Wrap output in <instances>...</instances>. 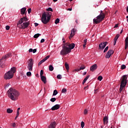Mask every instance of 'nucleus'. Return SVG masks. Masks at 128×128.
<instances>
[{
  "instance_id": "nucleus-1",
  "label": "nucleus",
  "mask_w": 128,
  "mask_h": 128,
  "mask_svg": "<svg viewBox=\"0 0 128 128\" xmlns=\"http://www.w3.org/2000/svg\"><path fill=\"white\" fill-rule=\"evenodd\" d=\"M76 46V44L74 43L70 44V43H66L62 46V49L60 52V54L64 56L72 52V50H74Z\"/></svg>"
},
{
  "instance_id": "nucleus-2",
  "label": "nucleus",
  "mask_w": 128,
  "mask_h": 128,
  "mask_svg": "<svg viewBox=\"0 0 128 128\" xmlns=\"http://www.w3.org/2000/svg\"><path fill=\"white\" fill-rule=\"evenodd\" d=\"M7 94L8 98L14 102L18 100V96H20V92L16 89L12 88H10L7 92Z\"/></svg>"
},
{
  "instance_id": "nucleus-3",
  "label": "nucleus",
  "mask_w": 128,
  "mask_h": 128,
  "mask_svg": "<svg viewBox=\"0 0 128 128\" xmlns=\"http://www.w3.org/2000/svg\"><path fill=\"white\" fill-rule=\"evenodd\" d=\"M28 18H26V16L22 18L19 20V28H22L24 30V28H26L28 26L29 24H30V22H28Z\"/></svg>"
},
{
  "instance_id": "nucleus-4",
  "label": "nucleus",
  "mask_w": 128,
  "mask_h": 128,
  "mask_svg": "<svg viewBox=\"0 0 128 128\" xmlns=\"http://www.w3.org/2000/svg\"><path fill=\"white\" fill-rule=\"evenodd\" d=\"M51 16L50 14V13L48 12H44L42 14L41 18V20L44 24H48L50 20Z\"/></svg>"
},
{
  "instance_id": "nucleus-5",
  "label": "nucleus",
  "mask_w": 128,
  "mask_h": 128,
  "mask_svg": "<svg viewBox=\"0 0 128 128\" xmlns=\"http://www.w3.org/2000/svg\"><path fill=\"white\" fill-rule=\"evenodd\" d=\"M106 18V15L104 13L102 12V10H100V14L96 18L93 20V22L94 24H100V22H102Z\"/></svg>"
},
{
  "instance_id": "nucleus-6",
  "label": "nucleus",
  "mask_w": 128,
  "mask_h": 128,
  "mask_svg": "<svg viewBox=\"0 0 128 128\" xmlns=\"http://www.w3.org/2000/svg\"><path fill=\"white\" fill-rule=\"evenodd\" d=\"M126 80H128V77L126 75H124L121 78V83L120 85V92H122L124 88L126 86L127 84Z\"/></svg>"
},
{
  "instance_id": "nucleus-7",
  "label": "nucleus",
  "mask_w": 128,
  "mask_h": 128,
  "mask_svg": "<svg viewBox=\"0 0 128 128\" xmlns=\"http://www.w3.org/2000/svg\"><path fill=\"white\" fill-rule=\"evenodd\" d=\"M12 56V53H9L6 55L2 56V58L0 60V68H4V64L6 63V60H8L9 58Z\"/></svg>"
},
{
  "instance_id": "nucleus-8",
  "label": "nucleus",
  "mask_w": 128,
  "mask_h": 128,
  "mask_svg": "<svg viewBox=\"0 0 128 128\" xmlns=\"http://www.w3.org/2000/svg\"><path fill=\"white\" fill-rule=\"evenodd\" d=\"M33 66H34V60H32V58H30L28 60V66H27L29 72L32 71Z\"/></svg>"
},
{
  "instance_id": "nucleus-9",
  "label": "nucleus",
  "mask_w": 128,
  "mask_h": 128,
  "mask_svg": "<svg viewBox=\"0 0 128 128\" xmlns=\"http://www.w3.org/2000/svg\"><path fill=\"white\" fill-rule=\"evenodd\" d=\"M14 78V74L10 71H8L4 75V80H10V78Z\"/></svg>"
},
{
  "instance_id": "nucleus-10",
  "label": "nucleus",
  "mask_w": 128,
  "mask_h": 128,
  "mask_svg": "<svg viewBox=\"0 0 128 128\" xmlns=\"http://www.w3.org/2000/svg\"><path fill=\"white\" fill-rule=\"evenodd\" d=\"M108 44V42H102L99 44V50H104Z\"/></svg>"
},
{
  "instance_id": "nucleus-11",
  "label": "nucleus",
  "mask_w": 128,
  "mask_h": 128,
  "mask_svg": "<svg viewBox=\"0 0 128 128\" xmlns=\"http://www.w3.org/2000/svg\"><path fill=\"white\" fill-rule=\"evenodd\" d=\"M114 54V50H109L105 56L106 58H110V56H112V54Z\"/></svg>"
},
{
  "instance_id": "nucleus-12",
  "label": "nucleus",
  "mask_w": 128,
  "mask_h": 128,
  "mask_svg": "<svg viewBox=\"0 0 128 128\" xmlns=\"http://www.w3.org/2000/svg\"><path fill=\"white\" fill-rule=\"evenodd\" d=\"M76 30L74 28H72L71 30V33H70V36L69 37V38L70 39L72 38H74V36L76 34Z\"/></svg>"
},
{
  "instance_id": "nucleus-13",
  "label": "nucleus",
  "mask_w": 128,
  "mask_h": 128,
  "mask_svg": "<svg viewBox=\"0 0 128 128\" xmlns=\"http://www.w3.org/2000/svg\"><path fill=\"white\" fill-rule=\"evenodd\" d=\"M96 68H98V65L96 64H94V65L90 66V70H91V72H94V70H96Z\"/></svg>"
},
{
  "instance_id": "nucleus-14",
  "label": "nucleus",
  "mask_w": 128,
  "mask_h": 128,
  "mask_svg": "<svg viewBox=\"0 0 128 128\" xmlns=\"http://www.w3.org/2000/svg\"><path fill=\"white\" fill-rule=\"evenodd\" d=\"M56 122H54L50 123V126H48V128H56Z\"/></svg>"
},
{
  "instance_id": "nucleus-15",
  "label": "nucleus",
  "mask_w": 128,
  "mask_h": 128,
  "mask_svg": "<svg viewBox=\"0 0 128 128\" xmlns=\"http://www.w3.org/2000/svg\"><path fill=\"white\" fill-rule=\"evenodd\" d=\"M60 108V104H56L54 106H53L51 110H58Z\"/></svg>"
},
{
  "instance_id": "nucleus-16",
  "label": "nucleus",
  "mask_w": 128,
  "mask_h": 128,
  "mask_svg": "<svg viewBox=\"0 0 128 128\" xmlns=\"http://www.w3.org/2000/svg\"><path fill=\"white\" fill-rule=\"evenodd\" d=\"M125 42V50L128 48V36L124 40Z\"/></svg>"
},
{
  "instance_id": "nucleus-17",
  "label": "nucleus",
  "mask_w": 128,
  "mask_h": 128,
  "mask_svg": "<svg viewBox=\"0 0 128 128\" xmlns=\"http://www.w3.org/2000/svg\"><path fill=\"white\" fill-rule=\"evenodd\" d=\"M41 80L44 84H46V78L44 76H40Z\"/></svg>"
},
{
  "instance_id": "nucleus-18",
  "label": "nucleus",
  "mask_w": 128,
  "mask_h": 128,
  "mask_svg": "<svg viewBox=\"0 0 128 128\" xmlns=\"http://www.w3.org/2000/svg\"><path fill=\"white\" fill-rule=\"evenodd\" d=\"M26 8H22L20 10L21 14H26Z\"/></svg>"
},
{
  "instance_id": "nucleus-19",
  "label": "nucleus",
  "mask_w": 128,
  "mask_h": 128,
  "mask_svg": "<svg viewBox=\"0 0 128 128\" xmlns=\"http://www.w3.org/2000/svg\"><path fill=\"white\" fill-rule=\"evenodd\" d=\"M108 117H106V116H104L103 118V120H104V124H108Z\"/></svg>"
},
{
  "instance_id": "nucleus-20",
  "label": "nucleus",
  "mask_w": 128,
  "mask_h": 128,
  "mask_svg": "<svg viewBox=\"0 0 128 128\" xmlns=\"http://www.w3.org/2000/svg\"><path fill=\"white\" fill-rule=\"evenodd\" d=\"M16 67H12L11 68L9 72H10L11 74L13 73V74H14V72H16Z\"/></svg>"
},
{
  "instance_id": "nucleus-21",
  "label": "nucleus",
  "mask_w": 128,
  "mask_h": 128,
  "mask_svg": "<svg viewBox=\"0 0 128 128\" xmlns=\"http://www.w3.org/2000/svg\"><path fill=\"white\" fill-rule=\"evenodd\" d=\"M12 112H14V110L10 108L6 110V112H8V114H12Z\"/></svg>"
},
{
  "instance_id": "nucleus-22",
  "label": "nucleus",
  "mask_w": 128,
  "mask_h": 128,
  "mask_svg": "<svg viewBox=\"0 0 128 128\" xmlns=\"http://www.w3.org/2000/svg\"><path fill=\"white\" fill-rule=\"evenodd\" d=\"M65 67L66 70H70V66H68V62H65Z\"/></svg>"
},
{
  "instance_id": "nucleus-23",
  "label": "nucleus",
  "mask_w": 128,
  "mask_h": 128,
  "mask_svg": "<svg viewBox=\"0 0 128 128\" xmlns=\"http://www.w3.org/2000/svg\"><path fill=\"white\" fill-rule=\"evenodd\" d=\"M118 38H120V34H117L114 38V40L117 41L118 39Z\"/></svg>"
},
{
  "instance_id": "nucleus-24",
  "label": "nucleus",
  "mask_w": 128,
  "mask_h": 128,
  "mask_svg": "<svg viewBox=\"0 0 128 128\" xmlns=\"http://www.w3.org/2000/svg\"><path fill=\"white\" fill-rule=\"evenodd\" d=\"M49 70L50 72H52V70H54V66H52V65H50L49 66Z\"/></svg>"
},
{
  "instance_id": "nucleus-25",
  "label": "nucleus",
  "mask_w": 128,
  "mask_h": 128,
  "mask_svg": "<svg viewBox=\"0 0 128 128\" xmlns=\"http://www.w3.org/2000/svg\"><path fill=\"white\" fill-rule=\"evenodd\" d=\"M40 36V34H37L34 35V38H38V36Z\"/></svg>"
},
{
  "instance_id": "nucleus-26",
  "label": "nucleus",
  "mask_w": 128,
  "mask_h": 128,
  "mask_svg": "<svg viewBox=\"0 0 128 128\" xmlns=\"http://www.w3.org/2000/svg\"><path fill=\"white\" fill-rule=\"evenodd\" d=\"M58 94V90H54L52 96H56V94Z\"/></svg>"
},
{
  "instance_id": "nucleus-27",
  "label": "nucleus",
  "mask_w": 128,
  "mask_h": 128,
  "mask_svg": "<svg viewBox=\"0 0 128 128\" xmlns=\"http://www.w3.org/2000/svg\"><path fill=\"white\" fill-rule=\"evenodd\" d=\"M50 102H56V98H52L50 100Z\"/></svg>"
},
{
  "instance_id": "nucleus-28",
  "label": "nucleus",
  "mask_w": 128,
  "mask_h": 128,
  "mask_svg": "<svg viewBox=\"0 0 128 128\" xmlns=\"http://www.w3.org/2000/svg\"><path fill=\"white\" fill-rule=\"evenodd\" d=\"M57 78H58V80H62V76L61 74H58V75L57 76Z\"/></svg>"
},
{
  "instance_id": "nucleus-29",
  "label": "nucleus",
  "mask_w": 128,
  "mask_h": 128,
  "mask_svg": "<svg viewBox=\"0 0 128 128\" xmlns=\"http://www.w3.org/2000/svg\"><path fill=\"white\" fill-rule=\"evenodd\" d=\"M86 68V66L84 65H83L82 66H81L80 68V70H82Z\"/></svg>"
},
{
  "instance_id": "nucleus-30",
  "label": "nucleus",
  "mask_w": 128,
  "mask_h": 128,
  "mask_svg": "<svg viewBox=\"0 0 128 128\" xmlns=\"http://www.w3.org/2000/svg\"><path fill=\"white\" fill-rule=\"evenodd\" d=\"M27 76H32V72H26Z\"/></svg>"
},
{
  "instance_id": "nucleus-31",
  "label": "nucleus",
  "mask_w": 128,
  "mask_h": 128,
  "mask_svg": "<svg viewBox=\"0 0 128 128\" xmlns=\"http://www.w3.org/2000/svg\"><path fill=\"white\" fill-rule=\"evenodd\" d=\"M60 22V19L58 18H56L55 20V24H58Z\"/></svg>"
},
{
  "instance_id": "nucleus-32",
  "label": "nucleus",
  "mask_w": 128,
  "mask_h": 128,
  "mask_svg": "<svg viewBox=\"0 0 128 128\" xmlns=\"http://www.w3.org/2000/svg\"><path fill=\"white\" fill-rule=\"evenodd\" d=\"M44 60L43 59V60H40L39 62H38V66H40V64H42V62H44Z\"/></svg>"
},
{
  "instance_id": "nucleus-33",
  "label": "nucleus",
  "mask_w": 128,
  "mask_h": 128,
  "mask_svg": "<svg viewBox=\"0 0 128 128\" xmlns=\"http://www.w3.org/2000/svg\"><path fill=\"white\" fill-rule=\"evenodd\" d=\"M126 68V66L124 64H122L121 66V70H124Z\"/></svg>"
},
{
  "instance_id": "nucleus-34",
  "label": "nucleus",
  "mask_w": 128,
  "mask_h": 128,
  "mask_svg": "<svg viewBox=\"0 0 128 128\" xmlns=\"http://www.w3.org/2000/svg\"><path fill=\"white\" fill-rule=\"evenodd\" d=\"M98 80H100V82H102V76H99L98 78Z\"/></svg>"
},
{
  "instance_id": "nucleus-35",
  "label": "nucleus",
  "mask_w": 128,
  "mask_h": 128,
  "mask_svg": "<svg viewBox=\"0 0 128 128\" xmlns=\"http://www.w3.org/2000/svg\"><path fill=\"white\" fill-rule=\"evenodd\" d=\"M50 56H47L44 58L43 60H44V61L46 62V60H48V58H50Z\"/></svg>"
},
{
  "instance_id": "nucleus-36",
  "label": "nucleus",
  "mask_w": 128,
  "mask_h": 128,
  "mask_svg": "<svg viewBox=\"0 0 128 128\" xmlns=\"http://www.w3.org/2000/svg\"><path fill=\"white\" fill-rule=\"evenodd\" d=\"M44 70H41L40 72V76H44Z\"/></svg>"
},
{
  "instance_id": "nucleus-37",
  "label": "nucleus",
  "mask_w": 128,
  "mask_h": 128,
  "mask_svg": "<svg viewBox=\"0 0 128 128\" xmlns=\"http://www.w3.org/2000/svg\"><path fill=\"white\" fill-rule=\"evenodd\" d=\"M46 10L48 12H52V8H48V9H46Z\"/></svg>"
},
{
  "instance_id": "nucleus-38",
  "label": "nucleus",
  "mask_w": 128,
  "mask_h": 128,
  "mask_svg": "<svg viewBox=\"0 0 128 128\" xmlns=\"http://www.w3.org/2000/svg\"><path fill=\"white\" fill-rule=\"evenodd\" d=\"M84 126V122H81V127L83 128Z\"/></svg>"
},
{
  "instance_id": "nucleus-39",
  "label": "nucleus",
  "mask_w": 128,
  "mask_h": 128,
  "mask_svg": "<svg viewBox=\"0 0 128 128\" xmlns=\"http://www.w3.org/2000/svg\"><path fill=\"white\" fill-rule=\"evenodd\" d=\"M108 50V46H106V47L104 48V52H107Z\"/></svg>"
},
{
  "instance_id": "nucleus-40",
  "label": "nucleus",
  "mask_w": 128,
  "mask_h": 128,
  "mask_svg": "<svg viewBox=\"0 0 128 128\" xmlns=\"http://www.w3.org/2000/svg\"><path fill=\"white\" fill-rule=\"evenodd\" d=\"M62 92H64V94L65 93V92H66V88H63L62 90Z\"/></svg>"
},
{
  "instance_id": "nucleus-41",
  "label": "nucleus",
  "mask_w": 128,
  "mask_h": 128,
  "mask_svg": "<svg viewBox=\"0 0 128 128\" xmlns=\"http://www.w3.org/2000/svg\"><path fill=\"white\" fill-rule=\"evenodd\" d=\"M88 110H86V109H85L84 110V114H88Z\"/></svg>"
},
{
  "instance_id": "nucleus-42",
  "label": "nucleus",
  "mask_w": 128,
  "mask_h": 128,
  "mask_svg": "<svg viewBox=\"0 0 128 128\" xmlns=\"http://www.w3.org/2000/svg\"><path fill=\"white\" fill-rule=\"evenodd\" d=\"M6 30H10V26H6Z\"/></svg>"
},
{
  "instance_id": "nucleus-43",
  "label": "nucleus",
  "mask_w": 128,
  "mask_h": 128,
  "mask_svg": "<svg viewBox=\"0 0 128 128\" xmlns=\"http://www.w3.org/2000/svg\"><path fill=\"white\" fill-rule=\"evenodd\" d=\"M80 68L75 69L73 70V72H80Z\"/></svg>"
},
{
  "instance_id": "nucleus-44",
  "label": "nucleus",
  "mask_w": 128,
  "mask_h": 128,
  "mask_svg": "<svg viewBox=\"0 0 128 128\" xmlns=\"http://www.w3.org/2000/svg\"><path fill=\"white\" fill-rule=\"evenodd\" d=\"M86 79H84L82 82V84H84L86 83Z\"/></svg>"
},
{
  "instance_id": "nucleus-45",
  "label": "nucleus",
  "mask_w": 128,
  "mask_h": 128,
  "mask_svg": "<svg viewBox=\"0 0 128 128\" xmlns=\"http://www.w3.org/2000/svg\"><path fill=\"white\" fill-rule=\"evenodd\" d=\"M30 12H32V8H29L28 10V13L30 14Z\"/></svg>"
},
{
  "instance_id": "nucleus-46",
  "label": "nucleus",
  "mask_w": 128,
  "mask_h": 128,
  "mask_svg": "<svg viewBox=\"0 0 128 128\" xmlns=\"http://www.w3.org/2000/svg\"><path fill=\"white\" fill-rule=\"evenodd\" d=\"M40 42L42 44V42H44V39L42 38L40 40Z\"/></svg>"
},
{
  "instance_id": "nucleus-47",
  "label": "nucleus",
  "mask_w": 128,
  "mask_h": 128,
  "mask_svg": "<svg viewBox=\"0 0 128 128\" xmlns=\"http://www.w3.org/2000/svg\"><path fill=\"white\" fill-rule=\"evenodd\" d=\"M28 52H33L32 48H30V49L28 50Z\"/></svg>"
},
{
  "instance_id": "nucleus-48",
  "label": "nucleus",
  "mask_w": 128,
  "mask_h": 128,
  "mask_svg": "<svg viewBox=\"0 0 128 128\" xmlns=\"http://www.w3.org/2000/svg\"><path fill=\"white\" fill-rule=\"evenodd\" d=\"M32 52L33 54H36V49L33 50Z\"/></svg>"
},
{
  "instance_id": "nucleus-49",
  "label": "nucleus",
  "mask_w": 128,
  "mask_h": 128,
  "mask_svg": "<svg viewBox=\"0 0 128 128\" xmlns=\"http://www.w3.org/2000/svg\"><path fill=\"white\" fill-rule=\"evenodd\" d=\"M90 78V75L88 76L85 78L84 80H88V79Z\"/></svg>"
},
{
  "instance_id": "nucleus-50",
  "label": "nucleus",
  "mask_w": 128,
  "mask_h": 128,
  "mask_svg": "<svg viewBox=\"0 0 128 128\" xmlns=\"http://www.w3.org/2000/svg\"><path fill=\"white\" fill-rule=\"evenodd\" d=\"M8 86H10V84H8L6 86L5 88H8Z\"/></svg>"
},
{
  "instance_id": "nucleus-51",
  "label": "nucleus",
  "mask_w": 128,
  "mask_h": 128,
  "mask_svg": "<svg viewBox=\"0 0 128 128\" xmlns=\"http://www.w3.org/2000/svg\"><path fill=\"white\" fill-rule=\"evenodd\" d=\"M86 42H87V40L86 39L84 40V44H86Z\"/></svg>"
},
{
  "instance_id": "nucleus-52",
  "label": "nucleus",
  "mask_w": 128,
  "mask_h": 128,
  "mask_svg": "<svg viewBox=\"0 0 128 128\" xmlns=\"http://www.w3.org/2000/svg\"><path fill=\"white\" fill-rule=\"evenodd\" d=\"M98 89L95 90L94 92V94H96V92H98Z\"/></svg>"
},
{
  "instance_id": "nucleus-53",
  "label": "nucleus",
  "mask_w": 128,
  "mask_h": 128,
  "mask_svg": "<svg viewBox=\"0 0 128 128\" xmlns=\"http://www.w3.org/2000/svg\"><path fill=\"white\" fill-rule=\"evenodd\" d=\"M116 40H114V45L116 46Z\"/></svg>"
},
{
  "instance_id": "nucleus-54",
  "label": "nucleus",
  "mask_w": 128,
  "mask_h": 128,
  "mask_svg": "<svg viewBox=\"0 0 128 128\" xmlns=\"http://www.w3.org/2000/svg\"><path fill=\"white\" fill-rule=\"evenodd\" d=\"M34 24L35 26H38V23H34Z\"/></svg>"
},
{
  "instance_id": "nucleus-55",
  "label": "nucleus",
  "mask_w": 128,
  "mask_h": 128,
  "mask_svg": "<svg viewBox=\"0 0 128 128\" xmlns=\"http://www.w3.org/2000/svg\"><path fill=\"white\" fill-rule=\"evenodd\" d=\"M16 123H14V124H12V126H13V128H15V127H16Z\"/></svg>"
},
{
  "instance_id": "nucleus-56",
  "label": "nucleus",
  "mask_w": 128,
  "mask_h": 128,
  "mask_svg": "<svg viewBox=\"0 0 128 128\" xmlns=\"http://www.w3.org/2000/svg\"><path fill=\"white\" fill-rule=\"evenodd\" d=\"M114 28H118V24H116L115 25V26H114Z\"/></svg>"
},
{
  "instance_id": "nucleus-57",
  "label": "nucleus",
  "mask_w": 128,
  "mask_h": 128,
  "mask_svg": "<svg viewBox=\"0 0 128 128\" xmlns=\"http://www.w3.org/2000/svg\"><path fill=\"white\" fill-rule=\"evenodd\" d=\"M86 88H88V86H85L84 88V90H86Z\"/></svg>"
},
{
  "instance_id": "nucleus-58",
  "label": "nucleus",
  "mask_w": 128,
  "mask_h": 128,
  "mask_svg": "<svg viewBox=\"0 0 128 128\" xmlns=\"http://www.w3.org/2000/svg\"><path fill=\"white\" fill-rule=\"evenodd\" d=\"M86 44H83V48H86Z\"/></svg>"
},
{
  "instance_id": "nucleus-59",
  "label": "nucleus",
  "mask_w": 128,
  "mask_h": 128,
  "mask_svg": "<svg viewBox=\"0 0 128 128\" xmlns=\"http://www.w3.org/2000/svg\"><path fill=\"white\" fill-rule=\"evenodd\" d=\"M86 72H84L83 73V76H86Z\"/></svg>"
},
{
  "instance_id": "nucleus-60",
  "label": "nucleus",
  "mask_w": 128,
  "mask_h": 128,
  "mask_svg": "<svg viewBox=\"0 0 128 128\" xmlns=\"http://www.w3.org/2000/svg\"><path fill=\"white\" fill-rule=\"evenodd\" d=\"M72 9V8H68V10H70L71 11Z\"/></svg>"
},
{
  "instance_id": "nucleus-61",
  "label": "nucleus",
  "mask_w": 128,
  "mask_h": 128,
  "mask_svg": "<svg viewBox=\"0 0 128 128\" xmlns=\"http://www.w3.org/2000/svg\"><path fill=\"white\" fill-rule=\"evenodd\" d=\"M126 18H127L126 22H128V16H126Z\"/></svg>"
},
{
  "instance_id": "nucleus-62",
  "label": "nucleus",
  "mask_w": 128,
  "mask_h": 128,
  "mask_svg": "<svg viewBox=\"0 0 128 128\" xmlns=\"http://www.w3.org/2000/svg\"><path fill=\"white\" fill-rule=\"evenodd\" d=\"M20 108H18L17 110L20 112Z\"/></svg>"
},
{
  "instance_id": "nucleus-63",
  "label": "nucleus",
  "mask_w": 128,
  "mask_h": 128,
  "mask_svg": "<svg viewBox=\"0 0 128 128\" xmlns=\"http://www.w3.org/2000/svg\"><path fill=\"white\" fill-rule=\"evenodd\" d=\"M53 2H58V0H52Z\"/></svg>"
},
{
  "instance_id": "nucleus-64",
  "label": "nucleus",
  "mask_w": 128,
  "mask_h": 128,
  "mask_svg": "<svg viewBox=\"0 0 128 128\" xmlns=\"http://www.w3.org/2000/svg\"><path fill=\"white\" fill-rule=\"evenodd\" d=\"M18 118V116H16L15 117V120H16V118Z\"/></svg>"
}]
</instances>
